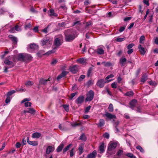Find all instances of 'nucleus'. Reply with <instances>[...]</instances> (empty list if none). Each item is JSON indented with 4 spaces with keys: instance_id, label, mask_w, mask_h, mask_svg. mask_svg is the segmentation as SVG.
Instances as JSON below:
<instances>
[{
    "instance_id": "1",
    "label": "nucleus",
    "mask_w": 158,
    "mask_h": 158,
    "mask_svg": "<svg viewBox=\"0 0 158 158\" xmlns=\"http://www.w3.org/2000/svg\"><path fill=\"white\" fill-rule=\"evenodd\" d=\"M65 40L66 42H70L72 41L77 37L75 34L71 32L70 30L65 31L64 32Z\"/></svg>"
},
{
    "instance_id": "2",
    "label": "nucleus",
    "mask_w": 158,
    "mask_h": 158,
    "mask_svg": "<svg viewBox=\"0 0 158 158\" xmlns=\"http://www.w3.org/2000/svg\"><path fill=\"white\" fill-rule=\"evenodd\" d=\"M63 40V37L61 35H57L53 42V45L55 46L54 48L56 49L62 45Z\"/></svg>"
},
{
    "instance_id": "3",
    "label": "nucleus",
    "mask_w": 158,
    "mask_h": 158,
    "mask_svg": "<svg viewBox=\"0 0 158 158\" xmlns=\"http://www.w3.org/2000/svg\"><path fill=\"white\" fill-rule=\"evenodd\" d=\"M117 143L115 142L111 143L108 146L107 153L110 155L114 154V152L112 151L115 149L117 146Z\"/></svg>"
},
{
    "instance_id": "4",
    "label": "nucleus",
    "mask_w": 158,
    "mask_h": 158,
    "mask_svg": "<svg viewBox=\"0 0 158 158\" xmlns=\"http://www.w3.org/2000/svg\"><path fill=\"white\" fill-rule=\"evenodd\" d=\"M94 93L92 90H90L86 94V98H85L86 101H91L94 98Z\"/></svg>"
},
{
    "instance_id": "5",
    "label": "nucleus",
    "mask_w": 158,
    "mask_h": 158,
    "mask_svg": "<svg viewBox=\"0 0 158 158\" xmlns=\"http://www.w3.org/2000/svg\"><path fill=\"white\" fill-rule=\"evenodd\" d=\"M111 81V80H107L105 81L103 79H101L98 80L96 85L99 87L102 88L104 87L105 83H108Z\"/></svg>"
},
{
    "instance_id": "6",
    "label": "nucleus",
    "mask_w": 158,
    "mask_h": 158,
    "mask_svg": "<svg viewBox=\"0 0 158 158\" xmlns=\"http://www.w3.org/2000/svg\"><path fill=\"white\" fill-rule=\"evenodd\" d=\"M78 66L74 65L69 68V70L73 73H76L78 70Z\"/></svg>"
},
{
    "instance_id": "7",
    "label": "nucleus",
    "mask_w": 158,
    "mask_h": 158,
    "mask_svg": "<svg viewBox=\"0 0 158 158\" xmlns=\"http://www.w3.org/2000/svg\"><path fill=\"white\" fill-rule=\"evenodd\" d=\"M41 42L42 43V45L44 46L46 45L48 42L50 44V43H52V42L49 40V37H45L41 40Z\"/></svg>"
},
{
    "instance_id": "8",
    "label": "nucleus",
    "mask_w": 158,
    "mask_h": 158,
    "mask_svg": "<svg viewBox=\"0 0 158 158\" xmlns=\"http://www.w3.org/2000/svg\"><path fill=\"white\" fill-rule=\"evenodd\" d=\"M24 61L30 62L32 60L33 57L31 55L26 54L24 55Z\"/></svg>"
},
{
    "instance_id": "9",
    "label": "nucleus",
    "mask_w": 158,
    "mask_h": 158,
    "mask_svg": "<svg viewBox=\"0 0 158 158\" xmlns=\"http://www.w3.org/2000/svg\"><path fill=\"white\" fill-rule=\"evenodd\" d=\"M84 97L83 96L79 97L75 100V102L77 104H81L84 101Z\"/></svg>"
},
{
    "instance_id": "10",
    "label": "nucleus",
    "mask_w": 158,
    "mask_h": 158,
    "mask_svg": "<svg viewBox=\"0 0 158 158\" xmlns=\"http://www.w3.org/2000/svg\"><path fill=\"white\" fill-rule=\"evenodd\" d=\"M26 140L27 143L30 145L36 146L38 144V142L37 141H30L29 140V138L28 137L27 138Z\"/></svg>"
},
{
    "instance_id": "11",
    "label": "nucleus",
    "mask_w": 158,
    "mask_h": 158,
    "mask_svg": "<svg viewBox=\"0 0 158 158\" xmlns=\"http://www.w3.org/2000/svg\"><path fill=\"white\" fill-rule=\"evenodd\" d=\"M137 102V101L134 99L132 100L130 102L129 105H130V108L132 109L133 110L134 107L136 106V104Z\"/></svg>"
},
{
    "instance_id": "12",
    "label": "nucleus",
    "mask_w": 158,
    "mask_h": 158,
    "mask_svg": "<svg viewBox=\"0 0 158 158\" xmlns=\"http://www.w3.org/2000/svg\"><path fill=\"white\" fill-rule=\"evenodd\" d=\"M138 48L139 50L140 54L142 55H144L146 52L145 48L143 47H142L141 44H139V45Z\"/></svg>"
},
{
    "instance_id": "13",
    "label": "nucleus",
    "mask_w": 158,
    "mask_h": 158,
    "mask_svg": "<svg viewBox=\"0 0 158 158\" xmlns=\"http://www.w3.org/2000/svg\"><path fill=\"white\" fill-rule=\"evenodd\" d=\"M97 154L96 151L94 150L92 153L88 154L86 158H95Z\"/></svg>"
},
{
    "instance_id": "14",
    "label": "nucleus",
    "mask_w": 158,
    "mask_h": 158,
    "mask_svg": "<svg viewBox=\"0 0 158 158\" xmlns=\"http://www.w3.org/2000/svg\"><path fill=\"white\" fill-rule=\"evenodd\" d=\"M104 115L108 118L110 119L116 118V116L115 115H113L108 112H105Z\"/></svg>"
},
{
    "instance_id": "15",
    "label": "nucleus",
    "mask_w": 158,
    "mask_h": 158,
    "mask_svg": "<svg viewBox=\"0 0 158 158\" xmlns=\"http://www.w3.org/2000/svg\"><path fill=\"white\" fill-rule=\"evenodd\" d=\"M68 73V72L67 71H63L61 74H60L56 78L57 80H59L60 79L64 77Z\"/></svg>"
},
{
    "instance_id": "16",
    "label": "nucleus",
    "mask_w": 158,
    "mask_h": 158,
    "mask_svg": "<svg viewBox=\"0 0 158 158\" xmlns=\"http://www.w3.org/2000/svg\"><path fill=\"white\" fill-rule=\"evenodd\" d=\"M4 63L6 64L9 65L10 67H9L10 68L13 67L14 66V64L13 62L10 61L7 59L5 60Z\"/></svg>"
},
{
    "instance_id": "17",
    "label": "nucleus",
    "mask_w": 158,
    "mask_h": 158,
    "mask_svg": "<svg viewBox=\"0 0 158 158\" xmlns=\"http://www.w3.org/2000/svg\"><path fill=\"white\" fill-rule=\"evenodd\" d=\"M54 150V148H53L52 146H48L46 150V153L47 154H49L50 152H53Z\"/></svg>"
},
{
    "instance_id": "18",
    "label": "nucleus",
    "mask_w": 158,
    "mask_h": 158,
    "mask_svg": "<svg viewBox=\"0 0 158 158\" xmlns=\"http://www.w3.org/2000/svg\"><path fill=\"white\" fill-rule=\"evenodd\" d=\"M47 80L44 79L43 78L40 79L39 81V86H40L41 85H45L47 84Z\"/></svg>"
},
{
    "instance_id": "19",
    "label": "nucleus",
    "mask_w": 158,
    "mask_h": 158,
    "mask_svg": "<svg viewBox=\"0 0 158 158\" xmlns=\"http://www.w3.org/2000/svg\"><path fill=\"white\" fill-rule=\"evenodd\" d=\"M29 47L32 50H38L39 49L38 46L34 43L30 44L29 45Z\"/></svg>"
},
{
    "instance_id": "20",
    "label": "nucleus",
    "mask_w": 158,
    "mask_h": 158,
    "mask_svg": "<svg viewBox=\"0 0 158 158\" xmlns=\"http://www.w3.org/2000/svg\"><path fill=\"white\" fill-rule=\"evenodd\" d=\"M8 37L14 44L17 43V39L16 37L13 36L12 35H9Z\"/></svg>"
},
{
    "instance_id": "21",
    "label": "nucleus",
    "mask_w": 158,
    "mask_h": 158,
    "mask_svg": "<svg viewBox=\"0 0 158 158\" xmlns=\"http://www.w3.org/2000/svg\"><path fill=\"white\" fill-rule=\"evenodd\" d=\"M84 145L83 144H81L79 146L78 150L79 151V155H81L84 152Z\"/></svg>"
},
{
    "instance_id": "22",
    "label": "nucleus",
    "mask_w": 158,
    "mask_h": 158,
    "mask_svg": "<svg viewBox=\"0 0 158 158\" xmlns=\"http://www.w3.org/2000/svg\"><path fill=\"white\" fill-rule=\"evenodd\" d=\"M126 61L127 59L126 58H122L120 59L119 62L121 66L125 65Z\"/></svg>"
},
{
    "instance_id": "23",
    "label": "nucleus",
    "mask_w": 158,
    "mask_h": 158,
    "mask_svg": "<svg viewBox=\"0 0 158 158\" xmlns=\"http://www.w3.org/2000/svg\"><path fill=\"white\" fill-rule=\"evenodd\" d=\"M105 124V121L103 119H100L99 121V123L98 124H96V125L98 127H102L104 126Z\"/></svg>"
},
{
    "instance_id": "24",
    "label": "nucleus",
    "mask_w": 158,
    "mask_h": 158,
    "mask_svg": "<svg viewBox=\"0 0 158 158\" xmlns=\"http://www.w3.org/2000/svg\"><path fill=\"white\" fill-rule=\"evenodd\" d=\"M64 146V144L62 143L56 149V151L58 152H60L62 150Z\"/></svg>"
},
{
    "instance_id": "25",
    "label": "nucleus",
    "mask_w": 158,
    "mask_h": 158,
    "mask_svg": "<svg viewBox=\"0 0 158 158\" xmlns=\"http://www.w3.org/2000/svg\"><path fill=\"white\" fill-rule=\"evenodd\" d=\"M148 79V75L146 73H144L143 74L142 77L141 81L142 82H144Z\"/></svg>"
},
{
    "instance_id": "26",
    "label": "nucleus",
    "mask_w": 158,
    "mask_h": 158,
    "mask_svg": "<svg viewBox=\"0 0 158 158\" xmlns=\"http://www.w3.org/2000/svg\"><path fill=\"white\" fill-rule=\"evenodd\" d=\"M41 135V134L39 132H35V133H33L32 134V137L33 138H40Z\"/></svg>"
},
{
    "instance_id": "27",
    "label": "nucleus",
    "mask_w": 158,
    "mask_h": 158,
    "mask_svg": "<svg viewBox=\"0 0 158 158\" xmlns=\"http://www.w3.org/2000/svg\"><path fill=\"white\" fill-rule=\"evenodd\" d=\"M99 150L100 151V153H103L104 151V143H102L99 147Z\"/></svg>"
},
{
    "instance_id": "28",
    "label": "nucleus",
    "mask_w": 158,
    "mask_h": 158,
    "mask_svg": "<svg viewBox=\"0 0 158 158\" xmlns=\"http://www.w3.org/2000/svg\"><path fill=\"white\" fill-rule=\"evenodd\" d=\"M72 145V144H70L65 147L63 150V154H65L66 152L69 150L71 146Z\"/></svg>"
},
{
    "instance_id": "29",
    "label": "nucleus",
    "mask_w": 158,
    "mask_h": 158,
    "mask_svg": "<svg viewBox=\"0 0 158 158\" xmlns=\"http://www.w3.org/2000/svg\"><path fill=\"white\" fill-rule=\"evenodd\" d=\"M38 56L41 57L43 55H45V52L43 50H40L37 53Z\"/></svg>"
},
{
    "instance_id": "30",
    "label": "nucleus",
    "mask_w": 158,
    "mask_h": 158,
    "mask_svg": "<svg viewBox=\"0 0 158 158\" xmlns=\"http://www.w3.org/2000/svg\"><path fill=\"white\" fill-rule=\"evenodd\" d=\"M24 55L22 54H19L18 55V59L19 60H21L24 61Z\"/></svg>"
},
{
    "instance_id": "31",
    "label": "nucleus",
    "mask_w": 158,
    "mask_h": 158,
    "mask_svg": "<svg viewBox=\"0 0 158 158\" xmlns=\"http://www.w3.org/2000/svg\"><path fill=\"white\" fill-rule=\"evenodd\" d=\"M102 64H103L105 66L109 67L112 66V64L110 62H106L103 61L102 63Z\"/></svg>"
},
{
    "instance_id": "32",
    "label": "nucleus",
    "mask_w": 158,
    "mask_h": 158,
    "mask_svg": "<svg viewBox=\"0 0 158 158\" xmlns=\"http://www.w3.org/2000/svg\"><path fill=\"white\" fill-rule=\"evenodd\" d=\"M134 95V93L132 91H130L129 92H127L126 93L124 94V95L128 96L130 97L131 96H133Z\"/></svg>"
},
{
    "instance_id": "33",
    "label": "nucleus",
    "mask_w": 158,
    "mask_h": 158,
    "mask_svg": "<svg viewBox=\"0 0 158 158\" xmlns=\"http://www.w3.org/2000/svg\"><path fill=\"white\" fill-rule=\"evenodd\" d=\"M50 15L51 16H53L55 17L57 16V15L56 13H54V10L53 9H50Z\"/></svg>"
},
{
    "instance_id": "34",
    "label": "nucleus",
    "mask_w": 158,
    "mask_h": 158,
    "mask_svg": "<svg viewBox=\"0 0 158 158\" xmlns=\"http://www.w3.org/2000/svg\"><path fill=\"white\" fill-rule=\"evenodd\" d=\"M77 61H78L81 64H84L85 63L86 60L84 58H80L77 59Z\"/></svg>"
},
{
    "instance_id": "35",
    "label": "nucleus",
    "mask_w": 158,
    "mask_h": 158,
    "mask_svg": "<svg viewBox=\"0 0 158 158\" xmlns=\"http://www.w3.org/2000/svg\"><path fill=\"white\" fill-rule=\"evenodd\" d=\"M97 53L98 54L102 55L104 53V51L102 48H98L97 50Z\"/></svg>"
},
{
    "instance_id": "36",
    "label": "nucleus",
    "mask_w": 158,
    "mask_h": 158,
    "mask_svg": "<svg viewBox=\"0 0 158 158\" xmlns=\"http://www.w3.org/2000/svg\"><path fill=\"white\" fill-rule=\"evenodd\" d=\"M34 82L30 81H26L25 83V85L27 86H31L34 84Z\"/></svg>"
},
{
    "instance_id": "37",
    "label": "nucleus",
    "mask_w": 158,
    "mask_h": 158,
    "mask_svg": "<svg viewBox=\"0 0 158 158\" xmlns=\"http://www.w3.org/2000/svg\"><path fill=\"white\" fill-rule=\"evenodd\" d=\"M93 68L92 67H90L88 69L87 72V76L88 77H89L91 75V73L93 70Z\"/></svg>"
},
{
    "instance_id": "38",
    "label": "nucleus",
    "mask_w": 158,
    "mask_h": 158,
    "mask_svg": "<svg viewBox=\"0 0 158 158\" xmlns=\"http://www.w3.org/2000/svg\"><path fill=\"white\" fill-rule=\"evenodd\" d=\"M125 155L130 158H136V157L132 153H127Z\"/></svg>"
},
{
    "instance_id": "39",
    "label": "nucleus",
    "mask_w": 158,
    "mask_h": 158,
    "mask_svg": "<svg viewBox=\"0 0 158 158\" xmlns=\"http://www.w3.org/2000/svg\"><path fill=\"white\" fill-rule=\"evenodd\" d=\"M28 109V113H29L31 114H34L35 112V110L33 108H29Z\"/></svg>"
},
{
    "instance_id": "40",
    "label": "nucleus",
    "mask_w": 158,
    "mask_h": 158,
    "mask_svg": "<svg viewBox=\"0 0 158 158\" xmlns=\"http://www.w3.org/2000/svg\"><path fill=\"white\" fill-rule=\"evenodd\" d=\"M136 148L137 149L139 150L141 152L144 153V151L143 149L140 145H138L136 146Z\"/></svg>"
},
{
    "instance_id": "41",
    "label": "nucleus",
    "mask_w": 158,
    "mask_h": 158,
    "mask_svg": "<svg viewBox=\"0 0 158 158\" xmlns=\"http://www.w3.org/2000/svg\"><path fill=\"white\" fill-rule=\"evenodd\" d=\"M123 151L122 150H119L117 152L116 155L117 156H120L121 155L123 154Z\"/></svg>"
},
{
    "instance_id": "42",
    "label": "nucleus",
    "mask_w": 158,
    "mask_h": 158,
    "mask_svg": "<svg viewBox=\"0 0 158 158\" xmlns=\"http://www.w3.org/2000/svg\"><path fill=\"white\" fill-rule=\"evenodd\" d=\"M145 38L144 35L141 36L139 39V43L141 44L143 43V41L145 40Z\"/></svg>"
},
{
    "instance_id": "43",
    "label": "nucleus",
    "mask_w": 158,
    "mask_h": 158,
    "mask_svg": "<svg viewBox=\"0 0 158 158\" xmlns=\"http://www.w3.org/2000/svg\"><path fill=\"white\" fill-rule=\"evenodd\" d=\"M79 139L85 141L86 139V138L85 135L83 134L80 136Z\"/></svg>"
},
{
    "instance_id": "44",
    "label": "nucleus",
    "mask_w": 158,
    "mask_h": 158,
    "mask_svg": "<svg viewBox=\"0 0 158 158\" xmlns=\"http://www.w3.org/2000/svg\"><path fill=\"white\" fill-rule=\"evenodd\" d=\"M108 109L110 112H112L113 111L114 109H113V105L112 104L110 103L109 106L108 107Z\"/></svg>"
},
{
    "instance_id": "45",
    "label": "nucleus",
    "mask_w": 158,
    "mask_h": 158,
    "mask_svg": "<svg viewBox=\"0 0 158 158\" xmlns=\"http://www.w3.org/2000/svg\"><path fill=\"white\" fill-rule=\"evenodd\" d=\"M15 92V91L14 90H12V91L8 92L7 94V97H10V96L12 95Z\"/></svg>"
},
{
    "instance_id": "46",
    "label": "nucleus",
    "mask_w": 158,
    "mask_h": 158,
    "mask_svg": "<svg viewBox=\"0 0 158 158\" xmlns=\"http://www.w3.org/2000/svg\"><path fill=\"white\" fill-rule=\"evenodd\" d=\"M63 107L64 109L65 110L68 112L69 111V105H63Z\"/></svg>"
},
{
    "instance_id": "47",
    "label": "nucleus",
    "mask_w": 158,
    "mask_h": 158,
    "mask_svg": "<svg viewBox=\"0 0 158 158\" xmlns=\"http://www.w3.org/2000/svg\"><path fill=\"white\" fill-rule=\"evenodd\" d=\"M77 94V92H76L74 93H72L69 97L70 99L71 100Z\"/></svg>"
},
{
    "instance_id": "48",
    "label": "nucleus",
    "mask_w": 158,
    "mask_h": 158,
    "mask_svg": "<svg viewBox=\"0 0 158 158\" xmlns=\"http://www.w3.org/2000/svg\"><path fill=\"white\" fill-rule=\"evenodd\" d=\"M55 50H56V49L54 48L53 49V50H52L51 51H49L48 52H47L46 53L45 55H49L50 54H52V53H54L55 51Z\"/></svg>"
},
{
    "instance_id": "49",
    "label": "nucleus",
    "mask_w": 158,
    "mask_h": 158,
    "mask_svg": "<svg viewBox=\"0 0 158 158\" xmlns=\"http://www.w3.org/2000/svg\"><path fill=\"white\" fill-rule=\"evenodd\" d=\"M125 40V38H119L117 37L116 39V41L117 42H122Z\"/></svg>"
},
{
    "instance_id": "50",
    "label": "nucleus",
    "mask_w": 158,
    "mask_h": 158,
    "mask_svg": "<svg viewBox=\"0 0 158 158\" xmlns=\"http://www.w3.org/2000/svg\"><path fill=\"white\" fill-rule=\"evenodd\" d=\"M15 30L17 31H20L21 30V29L20 26L18 25H16L14 27Z\"/></svg>"
},
{
    "instance_id": "51",
    "label": "nucleus",
    "mask_w": 158,
    "mask_h": 158,
    "mask_svg": "<svg viewBox=\"0 0 158 158\" xmlns=\"http://www.w3.org/2000/svg\"><path fill=\"white\" fill-rule=\"evenodd\" d=\"M49 26V25H48L46 27H45L44 29H42L41 30V31L45 34H47L48 32V29Z\"/></svg>"
},
{
    "instance_id": "52",
    "label": "nucleus",
    "mask_w": 158,
    "mask_h": 158,
    "mask_svg": "<svg viewBox=\"0 0 158 158\" xmlns=\"http://www.w3.org/2000/svg\"><path fill=\"white\" fill-rule=\"evenodd\" d=\"M93 84V82L91 80H89L86 83L87 85L89 87Z\"/></svg>"
},
{
    "instance_id": "53",
    "label": "nucleus",
    "mask_w": 158,
    "mask_h": 158,
    "mask_svg": "<svg viewBox=\"0 0 158 158\" xmlns=\"http://www.w3.org/2000/svg\"><path fill=\"white\" fill-rule=\"evenodd\" d=\"M74 148H72L70 151V155L71 157H72L74 155Z\"/></svg>"
},
{
    "instance_id": "54",
    "label": "nucleus",
    "mask_w": 158,
    "mask_h": 158,
    "mask_svg": "<svg viewBox=\"0 0 158 158\" xmlns=\"http://www.w3.org/2000/svg\"><path fill=\"white\" fill-rule=\"evenodd\" d=\"M24 105L26 107L31 106V103L30 102H25Z\"/></svg>"
},
{
    "instance_id": "55",
    "label": "nucleus",
    "mask_w": 158,
    "mask_h": 158,
    "mask_svg": "<svg viewBox=\"0 0 158 158\" xmlns=\"http://www.w3.org/2000/svg\"><path fill=\"white\" fill-rule=\"evenodd\" d=\"M103 136L104 138L108 139L109 138V133L106 132L103 135Z\"/></svg>"
},
{
    "instance_id": "56",
    "label": "nucleus",
    "mask_w": 158,
    "mask_h": 158,
    "mask_svg": "<svg viewBox=\"0 0 158 158\" xmlns=\"http://www.w3.org/2000/svg\"><path fill=\"white\" fill-rule=\"evenodd\" d=\"M91 108V106H89L87 107L85 109V113H88L90 110Z\"/></svg>"
},
{
    "instance_id": "57",
    "label": "nucleus",
    "mask_w": 158,
    "mask_h": 158,
    "mask_svg": "<svg viewBox=\"0 0 158 158\" xmlns=\"http://www.w3.org/2000/svg\"><path fill=\"white\" fill-rule=\"evenodd\" d=\"M134 45L135 44H134L131 43L130 44L127 46V49H131V48H132Z\"/></svg>"
},
{
    "instance_id": "58",
    "label": "nucleus",
    "mask_w": 158,
    "mask_h": 158,
    "mask_svg": "<svg viewBox=\"0 0 158 158\" xmlns=\"http://www.w3.org/2000/svg\"><path fill=\"white\" fill-rule=\"evenodd\" d=\"M57 62L58 61L56 60L53 59L51 62V64L52 65H55Z\"/></svg>"
},
{
    "instance_id": "59",
    "label": "nucleus",
    "mask_w": 158,
    "mask_h": 158,
    "mask_svg": "<svg viewBox=\"0 0 158 158\" xmlns=\"http://www.w3.org/2000/svg\"><path fill=\"white\" fill-rule=\"evenodd\" d=\"M21 145V144L19 142H17L15 144V147L17 148H20Z\"/></svg>"
},
{
    "instance_id": "60",
    "label": "nucleus",
    "mask_w": 158,
    "mask_h": 158,
    "mask_svg": "<svg viewBox=\"0 0 158 158\" xmlns=\"http://www.w3.org/2000/svg\"><path fill=\"white\" fill-rule=\"evenodd\" d=\"M114 77V76L113 74H111L110 75H108L105 78V80H106L107 81L110 78H112Z\"/></svg>"
},
{
    "instance_id": "61",
    "label": "nucleus",
    "mask_w": 158,
    "mask_h": 158,
    "mask_svg": "<svg viewBox=\"0 0 158 158\" xmlns=\"http://www.w3.org/2000/svg\"><path fill=\"white\" fill-rule=\"evenodd\" d=\"M6 12V10L2 8H1L0 9V15H1L3 14L4 13Z\"/></svg>"
},
{
    "instance_id": "62",
    "label": "nucleus",
    "mask_w": 158,
    "mask_h": 158,
    "mask_svg": "<svg viewBox=\"0 0 158 158\" xmlns=\"http://www.w3.org/2000/svg\"><path fill=\"white\" fill-rule=\"evenodd\" d=\"M129 50L127 51V53L128 54L130 55L134 51L133 49H128Z\"/></svg>"
},
{
    "instance_id": "63",
    "label": "nucleus",
    "mask_w": 158,
    "mask_h": 158,
    "mask_svg": "<svg viewBox=\"0 0 158 158\" xmlns=\"http://www.w3.org/2000/svg\"><path fill=\"white\" fill-rule=\"evenodd\" d=\"M85 77V76L84 75H81L78 79L79 81H81L82 79H84Z\"/></svg>"
},
{
    "instance_id": "64",
    "label": "nucleus",
    "mask_w": 158,
    "mask_h": 158,
    "mask_svg": "<svg viewBox=\"0 0 158 158\" xmlns=\"http://www.w3.org/2000/svg\"><path fill=\"white\" fill-rule=\"evenodd\" d=\"M111 86L113 88L115 89L117 88V84L115 82H114L111 84Z\"/></svg>"
}]
</instances>
